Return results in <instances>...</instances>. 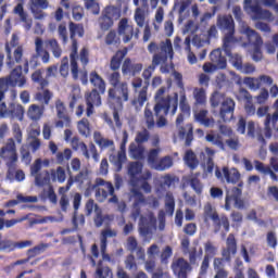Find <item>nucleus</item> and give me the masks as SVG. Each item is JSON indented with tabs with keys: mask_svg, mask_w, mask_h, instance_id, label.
<instances>
[{
	"mask_svg": "<svg viewBox=\"0 0 278 278\" xmlns=\"http://www.w3.org/2000/svg\"><path fill=\"white\" fill-rule=\"evenodd\" d=\"M147 179H151V172H146L142 174L141 178H139V185L132 186L130 190V201H132V211H131V218L134 220L139 219V231L141 236H149L153 229H155V216H153L152 212L142 213V211L147 210L148 207H159L160 202L155 198H144V194L138 190L146 191L148 194L151 192V185L147 182Z\"/></svg>",
	"mask_w": 278,
	"mask_h": 278,
	"instance_id": "nucleus-1",
	"label": "nucleus"
},
{
	"mask_svg": "<svg viewBox=\"0 0 278 278\" xmlns=\"http://www.w3.org/2000/svg\"><path fill=\"white\" fill-rule=\"evenodd\" d=\"M239 45L240 47H244L248 52L250 53L252 60L254 62L262 61V45L264 41L260 36H243V37H236V36H227L224 38V46L223 50L225 51L226 55L230 58V62L237 71H240L242 64V56L240 54H231V49Z\"/></svg>",
	"mask_w": 278,
	"mask_h": 278,
	"instance_id": "nucleus-2",
	"label": "nucleus"
},
{
	"mask_svg": "<svg viewBox=\"0 0 278 278\" xmlns=\"http://www.w3.org/2000/svg\"><path fill=\"white\" fill-rule=\"evenodd\" d=\"M166 94V87H161L155 93V102L154 112L157 116L156 127H166V114H170L175 116L177 114V106L179 105V96L177 92H174L169 96Z\"/></svg>",
	"mask_w": 278,
	"mask_h": 278,
	"instance_id": "nucleus-3",
	"label": "nucleus"
},
{
	"mask_svg": "<svg viewBox=\"0 0 278 278\" xmlns=\"http://www.w3.org/2000/svg\"><path fill=\"white\" fill-rule=\"evenodd\" d=\"M180 110L181 113L176 119L177 131L174 134V142L177 140H186V144L190 146L192 142V124L181 125L184 118H189L190 116V105L188 104V99L186 96H180Z\"/></svg>",
	"mask_w": 278,
	"mask_h": 278,
	"instance_id": "nucleus-4",
	"label": "nucleus"
},
{
	"mask_svg": "<svg viewBox=\"0 0 278 278\" xmlns=\"http://www.w3.org/2000/svg\"><path fill=\"white\" fill-rule=\"evenodd\" d=\"M148 51L153 53L152 64L157 66V64H164L167 60H173V43L170 40L166 39L157 46L155 42H151L148 46Z\"/></svg>",
	"mask_w": 278,
	"mask_h": 278,
	"instance_id": "nucleus-5",
	"label": "nucleus"
},
{
	"mask_svg": "<svg viewBox=\"0 0 278 278\" xmlns=\"http://www.w3.org/2000/svg\"><path fill=\"white\" fill-rule=\"evenodd\" d=\"M0 157L3 160L9 173H14L18 165V153L16 152V142L13 138L7 139L0 148Z\"/></svg>",
	"mask_w": 278,
	"mask_h": 278,
	"instance_id": "nucleus-6",
	"label": "nucleus"
},
{
	"mask_svg": "<svg viewBox=\"0 0 278 278\" xmlns=\"http://www.w3.org/2000/svg\"><path fill=\"white\" fill-rule=\"evenodd\" d=\"M134 5L137 7L135 10V22L138 27L143 29V36H151V26H149V22H147V13L144 10L149 8V0H134Z\"/></svg>",
	"mask_w": 278,
	"mask_h": 278,
	"instance_id": "nucleus-7",
	"label": "nucleus"
},
{
	"mask_svg": "<svg viewBox=\"0 0 278 278\" xmlns=\"http://www.w3.org/2000/svg\"><path fill=\"white\" fill-rule=\"evenodd\" d=\"M96 185L99 186L98 190L96 191V199L103 203L108 197H112L109 202L110 203H118V198L114 195V186L112 182H105V180L98 178L96 179Z\"/></svg>",
	"mask_w": 278,
	"mask_h": 278,
	"instance_id": "nucleus-8",
	"label": "nucleus"
},
{
	"mask_svg": "<svg viewBox=\"0 0 278 278\" xmlns=\"http://www.w3.org/2000/svg\"><path fill=\"white\" fill-rule=\"evenodd\" d=\"M16 45H18V37L16 36H13L11 42L5 45V51L8 53L7 66H9V68H14V64H21L23 60V46L15 48L12 56L11 47H16Z\"/></svg>",
	"mask_w": 278,
	"mask_h": 278,
	"instance_id": "nucleus-9",
	"label": "nucleus"
},
{
	"mask_svg": "<svg viewBox=\"0 0 278 278\" xmlns=\"http://www.w3.org/2000/svg\"><path fill=\"white\" fill-rule=\"evenodd\" d=\"M204 220H212L218 229L224 227L225 231H229V219L225 215L218 216L216 208L212 207V204H206L204 206Z\"/></svg>",
	"mask_w": 278,
	"mask_h": 278,
	"instance_id": "nucleus-10",
	"label": "nucleus"
},
{
	"mask_svg": "<svg viewBox=\"0 0 278 278\" xmlns=\"http://www.w3.org/2000/svg\"><path fill=\"white\" fill-rule=\"evenodd\" d=\"M90 261L92 266H97L94 278H113L112 269L108 266H103V261H99L97 263V258L99 257V248L97 244H93L91 248Z\"/></svg>",
	"mask_w": 278,
	"mask_h": 278,
	"instance_id": "nucleus-11",
	"label": "nucleus"
},
{
	"mask_svg": "<svg viewBox=\"0 0 278 278\" xmlns=\"http://www.w3.org/2000/svg\"><path fill=\"white\" fill-rule=\"evenodd\" d=\"M147 85L142 86V78H135L131 83L135 92H138L137 98L132 100V105L136 110H141L144 103H147V90L149 83L146 81Z\"/></svg>",
	"mask_w": 278,
	"mask_h": 278,
	"instance_id": "nucleus-12",
	"label": "nucleus"
},
{
	"mask_svg": "<svg viewBox=\"0 0 278 278\" xmlns=\"http://www.w3.org/2000/svg\"><path fill=\"white\" fill-rule=\"evenodd\" d=\"M109 101H115L121 108L123 101H129V86L127 83H121L119 85L109 90Z\"/></svg>",
	"mask_w": 278,
	"mask_h": 278,
	"instance_id": "nucleus-13",
	"label": "nucleus"
},
{
	"mask_svg": "<svg viewBox=\"0 0 278 278\" xmlns=\"http://www.w3.org/2000/svg\"><path fill=\"white\" fill-rule=\"evenodd\" d=\"M116 16H118V9L116 7H106L98 18L100 29L109 31L111 27H114V18Z\"/></svg>",
	"mask_w": 278,
	"mask_h": 278,
	"instance_id": "nucleus-14",
	"label": "nucleus"
},
{
	"mask_svg": "<svg viewBox=\"0 0 278 278\" xmlns=\"http://www.w3.org/2000/svg\"><path fill=\"white\" fill-rule=\"evenodd\" d=\"M240 197H242V189L235 187L231 190H228L226 193L225 210L229 212V210H231V205L237 207V210H244L245 204Z\"/></svg>",
	"mask_w": 278,
	"mask_h": 278,
	"instance_id": "nucleus-15",
	"label": "nucleus"
},
{
	"mask_svg": "<svg viewBox=\"0 0 278 278\" xmlns=\"http://www.w3.org/2000/svg\"><path fill=\"white\" fill-rule=\"evenodd\" d=\"M253 3V0H244V10L248 12V14H252V18L254 21H262L264 18H270L273 16V13L268 10H263L260 4H251Z\"/></svg>",
	"mask_w": 278,
	"mask_h": 278,
	"instance_id": "nucleus-16",
	"label": "nucleus"
},
{
	"mask_svg": "<svg viewBox=\"0 0 278 278\" xmlns=\"http://www.w3.org/2000/svg\"><path fill=\"white\" fill-rule=\"evenodd\" d=\"M217 27L226 36L236 35V22L231 15H219L217 17Z\"/></svg>",
	"mask_w": 278,
	"mask_h": 278,
	"instance_id": "nucleus-17",
	"label": "nucleus"
},
{
	"mask_svg": "<svg viewBox=\"0 0 278 278\" xmlns=\"http://www.w3.org/2000/svg\"><path fill=\"white\" fill-rule=\"evenodd\" d=\"M85 101L87 105L86 114L88 117H90L92 114H94V108H100L101 105V94H99L97 89H93L85 94Z\"/></svg>",
	"mask_w": 278,
	"mask_h": 278,
	"instance_id": "nucleus-18",
	"label": "nucleus"
},
{
	"mask_svg": "<svg viewBox=\"0 0 278 278\" xmlns=\"http://www.w3.org/2000/svg\"><path fill=\"white\" fill-rule=\"evenodd\" d=\"M236 110V102L231 98H226L219 108V117L224 123H229L233 118V112Z\"/></svg>",
	"mask_w": 278,
	"mask_h": 278,
	"instance_id": "nucleus-19",
	"label": "nucleus"
},
{
	"mask_svg": "<svg viewBox=\"0 0 278 278\" xmlns=\"http://www.w3.org/2000/svg\"><path fill=\"white\" fill-rule=\"evenodd\" d=\"M8 78L10 86L13 88H24L25 84H27V77L23 75V66L21 65L13 68Z\"/></svg>",
	"mask_w": 278,
	"mask_h": 278,
	"instance_id": "nucleus-20",
	"label": "nucleus"
},
{
	"mask_svg": "<svg viewBox=\"0 0 278 278\" xmlns=\"http://www.w3.org/2000/svg\"><path fill=\"white\" fill-rule=\"evenodd\" d=\"M117 34L118 36H138L140 30L137 28L134 30V24L127 17L119 20L117 24Z\"/></svg>",
	"mask_w": 278,
	"mask_h": 278,
	"instance_id": "nucleus-21",
	"label": "nucleus"
},
{
	"mask_svg": "<svg viewBox=\"0 0 278 278\" xmlns=\"http://www.w3.org/2000/svg\"><path fill=\"white\" fill-rule=\"evenodd\" d=\"M142 173V163L140 162H132L128 165V175L130 177V186H139L140 185V177ZM140 177V178H139Z\"/></svg>",
	"mask_w": 278,
	"mask_h": 278,
	"instance_id": "nucleus-22",
	"label": "nucleus"
},
{
	"mask_svg": "<svg viewBox=\"0 0 278 278\" xmlns=\"http://www.w3.org/2000/svg\"><path fill=\"white\" fill-rule=\"evenodd\" d=\"M172 270L178 278H188V270H190V264L184 258H178L173 262Z\"/></svg>",
	"mask_w": 278,
	"mask_h": 278,
	"instance_id": "nucleus-23",
	"label": "nucleus"
},
{
	"mask_svg": "<svg viewBox=\"0 0 278 278\" xmlns=\"http://www.w3.org/2000/svg\"><path fill=\"white\" fill-rule=\"evenodd\" d=\"M273 109L275 110L273 115L268 114L265 119V137L270 138L273 136V131L270 130V125L275 127L278 122V99L273 105Z\"/></svg>",
	"mask_w": 278,
	"mask_h": 278,
	"instance_id": "nucleus-24",
	"label": "nucleus"
},
{
	"mask_svg": "<svg viewBox=\"0 0 278 278\" xmlns=\"http://www.w3.org/2000/svg\"><path fill=\"white\" fill-rule=\"evenodd\" d=\"M72 42V53H71V71L74 79H78L79 70L77 67V40H75L74 36L70 37Z\"/></svg>",
	"mask_w": 278,
	"mask_h": 278,
	"instance_id": "nucleus-25",
	"label": "nucleus"
},
{
	"mask_svg": "<svg viewBox=\"0 0 278 278\" xmlns=\"http://www.w3.org/2000/svg\"><path fill=\"white\" fill-rule=\"evenodd\" d=\"M181 247L184 249V253H189V260L191 264L197 262V257H203V249L200 248L199 252H197V248L190 249V239L184 238L181 240Z\"/></svg>",
	"mask_w": 278,
	"mask_h": 278,
	"instance_id": "nucleus-26",
	"label": "nucleus"
},
{
	"mask_svg": "<svg viewBox=\"0 0 278 278\" xmlns=\"http://www.w3.org/2000/svg\"><path fill=\"white\" fill-rule=\"evenodd\" d=\"M93 140L102 151H105V149H109V151H115L116 149V146H114V140L103 138L99 131L93 132Z\"/></svg>",
	"mask_w": 278,
	"mask_h": 278,
	"instance_id": "nucleus-27",
	"label": "nucleus"
},
{
	"mask_svg": "<svg viewBox=\"0 0 278 278\" xmlns=\"http://www.w3.org/2000/svg\"><path fill=\"white\" fill-rule=\"evenodd\" d=\"M227 247L223 250L222 255L226 260V262H229L233 255H236L238 248L236 244V237L233 235H229L226 242Z\"/></svg>",
	"mask_w": 278,
	"mask_h": 278,
	"instance_id": "nucleus-28",
	"label": "nucleus"
},
{
	"mask_svg": "<svg viewBox=\"0 0 278 278\" xmlns=\"http://www.w3.org/2000/svg\"><path fill=\"white\" fill-rule=\"evenodd\" d=\"M214 150L210 148H205L204 152H201L200 157H203V160H206L204 163V173L206 176L212 175L214 173V161H212V157H214Z\"/></svg>",
	"mask_w": 278,
	"mask_h": 278,
	"instance_id": "nucleus-29",
	"label": "nucleus"
},
{
	"mask_svg": "<svg viewBox=\"0 0 278 278\" xmlns=\"http://www.w3.org/2000/svg\"><path fill=\"white\" fill-rule=\"evenodd\" d=\"M13 12L17 14L20 21L24 23V28L26 29V31H29V29H31V25H34V22L31 21V18L28 17L29 15H27V12H25L23 4L17 3L16 7L13 9Z\"/></svg>",
	"mask_w": 278,
	"mask_h": 278,
	"instance_id": "nucleus-30",
	"label": "nucleus"
},
{
	"mask_svg": "<svg viewBox=\"0 0 278 278\" xmlns=\"http://www.w3.org/2000/svg\"><path fill=\"white\" fill-rule=\"evenodd\" d=\"M86 212H87V216H90L92 212L96 213V218H94L96 227H101V225H103V216H101V208H99V206L94 203L93 200H89L86 203Z\"/></svg>",
	"mask_w": 278,
	"mask_h": 278,
	"instance_id": "nucleus-31",
	"label": "nucleus"
},
{
	"mask_svg": "<svg viewBox=\"0 0 278 278\" xmlns=\"http://www.w3.org/2000/svg\"><path fill=\"white\" fill-rule=\"evenodd\" d=\"M116 236V232L111 229H106L102 231L101 233V253H102V260H105L106 262H110V255L105 254V251L108 249V238H114Z\"/></svg>",
	"mask_w": 278,
	"mask_h": 278,
	"instance_id": "nucleus-32",
	"label": "nucleus"
},
{
	"mask_svg": "<svg viewBox=\"0 0 278 278\" xmlns=\"http://www.w3.org/2000/svg\"><path fill=\"white\" fill-rule=\"evenodd\" d=\"M111 164H113L114 167L117 168V170L123 169V164L127 162V154L125 150H121L117 152V154H111L109 157Z\"/></svg>",
	"mask_w": 278,
	"mask_h": 278,
	"instance_id": "nucleus-33",
	"label": "nucleus"
},
{
	"mask_svg": "<svg viewBox=\"0 0 278 278\" xmlns=\"http://www.w3.org/2000/svg\"><path fill=\"white\" fill-rule=\"evenodd\" d=\"M70 143L74 151H80L86 160H90V152H88V146H86L84 141L79 140L78 137H73Z\"/></svg>",
	"mask_w": 278,
	"mask_h": 278,
	"instance_id": "nucleus-34",
	"label": "nucleus"
},
{
	"mask_svg": "<svg viewBox=\"0 0 278 278\" xmlns=\"http://www.w3.org/2000/svg\"><path fill=\"white\" fill-rule=\"evenodd\" d=\"M241 97H243L245 104H244V110L247 112L248 116H253L255 115V104H253V97H251V93L249 91L241 89L240 90Z\"/></svg>",
	"mask_w": 278,
	"mask_h": 278,
	"instance_id": "nucleus-35",
	"label": "nucleus"
},
{
	"mask_svg": "<svg viewBox=\"0 0 278 278\" xmlns=\"http://www.w3.org/2000/svg\"><path fill=\"white\" fill-rule=\"evenodd\" d=\"M89 81L96 90H99L101 94H105V80L97 72L90 73Z\"/></svg>",
	"mask_w": 278,
	"mask_h": 278,
	"instance_id": "nucleus-36",
	"label": "nucleus"
},
{
	"mask_svg": "<svg viewBox=\"0 0 278 278\" xmlns=\"http://www.w3.org/2000/svg\"><path fill=\"white\" fill-rule=\"evenodd\" d=\"M194 121L197 123H200V125H203L204 127H214V124L216 123L214 121V117H207V111L202 110L194 114Z\"/></svg>",
	"mask_w": 278,
	"mask_h": 278,
	"instance_id": "nucleus-37",
	"label": "nucleus"
},
{
	"mask_svg": "<svg viewBox=\"0 0 278 278\" xmlns=\"http://www.w3.org/2000/svg\"><path fill=\"white\" fill-rule=\"evenodd\" d=\"M210 58L217 68H227V59L223 56L220 49L213 50L210 54Z\"/></svg>",
	"mask_w": 278,
	"mask_h": 278,
	"instance_id": "nucleus-38",
	"label": "nucleus"
},
{
	"mask_svg": "<svg viewBox=\"0 0 278 278\" xmlns=\"http://www.w3.org/2000/svg\"><path fill=\"white\" fill-rule=\"evenodd\" d=\"M45 114V105L31 104L27 110V117L30 121H40Z\"/></svg>",
	"mask_w": 278,
	"mask_h": 278,
	"instance_id": "nucleus-39",
	"label": "nucleus"
},
{
	"mask_svg": "<svg viewBox=\"0 0 278 278\" xmlns=\"http://www.w3.org/2000/svg\"><path fill=\"white\" fill-rule=\"evenodd\" d=\"M223 175L227 184H238V181H240V172H238V169L236 168L229 169L227 167H224Z\"/></svg>",
	"mask_w": 278,
	"mask_h": 278,
	"instance_id": "nucleus-40",
	"label": "nucleus"
},
{
	"mask_svg": "<svg viewBox=\"0 0 278 278\" xmlns=\"http://www.w3.org/2000/svg\"><path fill=\"white\" fill-rule=\"evenodd\" d=\"M51 174L49 170H43L35 176V185L38 186V188H42L45 186H51Z\"/></svg>",
	"mask_w": 278,
	"mask_h": 278,
	"instance_id": "nucleus-41",
	"label": "nucleus"
},
{
	"mask_svg": "<svg viewBox=\"0 0 278 278\" xmlns=\"http://www.w3.org/2000/svg\"><path fill=\"white\" fill-rule=\"evenodd\" d=\"M25 114V109L23 105L18 103H11L9 105V116L11 118H18V121H23V115Z\"/></svg>",
	"mask_w": 278,
	"mask_h": 278,
	"instance_id": "nucleus-42",
	"label": "nucleus"
},
{
	"mask_svg": "<svg viewBox=\"0 0 278 278\" xmlns=\"http://www.w3.org/2000/svg\"><path fill=\"white\" fill-rule=\"evenodd\" d=\"M129 155L134 160H144V147L138 143H130L129 146Z\"/></svg>",
	"mask_w": 278,
	"mask_h": 278,
	"instance_id": "nucleus-43",
	"label": "nucleus"
},
{
	"mask_svg": "<svg viewBox=\"0 0 278 278\" xmlns=\"http://www.w3.org/2000/svg\"><path fill=\"white\" fill-rule=\"evenodd\" d=\"M35 47H36V53L41 58V61L43 62V64H49L50 55H49V52L42 49L43 47L42 39L36 38Z\"/></svg>",
	"mask_w": 278,
	"mask_h": 278,
	"instance_id": "nucleus-44",
	"label": "nucleus"
},
{
	"mask_svg": "<svg viewBox=\"0 0 278 278\" xmlns=\"http://www.w3.org/2000/svg\"><path fill=\"white\" fill-rule=\"evenodd\" d=\"M127 55V49L119 50L111 60V70L118 71L121 68V62H123V58Z\"/></svg>",
	"mask_w": 278,
	"mask_h": 278,
	"instance_id": "nucleus-45",
	"label": "nucleus"
},
{
	"mask_svg": "<svg viewBox=\"0 0 278 278\" xmlns=\"http://www.w3.org/2000/svg\"><path fill=\"white\" fill-rule=\"evenodd\" d=\"M51 99H53V93L49 89H43L35 94V101H39L43 105H49Z\"/></svg>",
	"mask_w": 278,
	"mask_h": 278,
	"instance_id": "nucleus-46",
	"label": "nucleus"
},
{
	"mask_svg": "<svg viewBox=\"0 0 278 278\" xmlns=\"http://www.w3.org/2000/svg\"><path fill=\"white\" fill-rule=\"evenodd\" d=\"M50 177L52 181H59V184H64L66 181V170L63 167H58L55 169H51Z\"/></svg>",
	"mask_w": 278,
	"mask_h": 278,
	"instance_id": "nucleus-47",
	"label": "nucleus"
},
{
	"mask_svg": "<svg viewBox=\"0 0 278 278\" xmlns=\"http://www.w3.org/2000/svg\"><path fill=\"white\" fill-rule=\"evenodd\" d=\"M184 160L187 166H189V168H191L192 170H194V168L199 166V160H197V155L191 150H188L185 153Z\"/></svg>",
	"mask_w": 278,
	"mask_h": 278,
	"instance_id": "nucleus-48",
	"label": "nucleus"
},
{
	"mask_svg": "<svg viewBox=\"0 0 278 278\" xmlns=\"http://www.w3.org/2000/svg\"><path fill=\"white\" fill-rule=\"evenodd\" d=\"M77 129L80 136H84L85 138H89L91 131H90V122L87 118H83L77 124Z\"/></svg>",
	"mask_w": 278,
	"mask_h": 278,
	"instance_id": "nucleus-49",
	"label": "nucleus"
},
{
	"mask_svg": "<svg viewBox=\"0 0 278 278\" xmlns=\"http://www.w3.org/2000/svg\"><path fill=\"white\" fill-rule=\"evenodd\" d=\"M173 166V157L165 156L156 162V165H154V170H168Z\"/></svg>",
	"mask_w": 278,
	"mask_h": 278,
	"instance_id": "nucleus-50",
	"label": "nucleus"
},
{
	"mask_svg": "<svg viewBox=\"0 0 278 278\" xmlns=\"http://www.w3.org/2000/svg\"><path fill=\"white\" fill-rule=\"evenodd\" d=\"M174 182H175V178H173V176L170 175H165L161 177V186L156 190L159 197H162V191L166 190V188H170V186H173Z\"/></svg>",
	"mask_w": 278,
	"mask_h": 278,
	"instance_id": "nucleus-51",
	"label": "nucleus"
},
{
	"mask_svg": "<svg viewBox=\"0 0 278 278\" xmlns=\"http://www.w3.org/2000/svg\"><path fill=\"white\" fill-rule=\"evenodd\" d=\"M160 153H162V149H160V148L151 149L148 152V164H149L150 168H154L155 165L157 164V157H159Z\"/></svg>",
	"mask_w": 278,
	"mask_h": 278,
	"instance_id": "nucleus-52",
	"label": "nucleus"
},
{
	"mask_svg": "<svg viewBox=\"0 0 278 278\" xmlns=\"http://www.w3.org/2000/svg\"><path fill=\"white\" fill-rule=\"evenodd\" d=\"M206 142L213 143L218 149L225 150V143L223 142V137L220 135L208 134L205 136Z\"/></svg>",
	"mask_w": 278,
	"mask_h": 278,
	"instance_id": "nucleus-53",
	"label": "nucleus"
},
{
	"mask_svg": "<svg viewBox=\"0 0 278 278\" xmlns=\"http://www.w3.org/2000/svg\"><path fill=\"white\" fill-rule=\"evenodd\" d=\"M225 99H227V98H225V93L219 92V91L213 92L210 98L211 108H218V105L223 104Z\"/></svg>",
	"mask_w": 278,
	"mask_h": 278,
	"instance_id": "nucleus-54",
	"label": "nucleus"
},
{
	"mask_svg": "<svg viewBox=\"0 0 278 278\" xmlns=\"http://www.w3.org/2000/svg\"><path fill=\"white\" fill-rule=\"evenodd\" d=\"M204 257H207L208 260H212V257H215V255H218V248L212 243V241H207L204 243Z\"/></svg>",
	"mask_w": 278,
	"mask_h": 278,
	"instance_id": "nucleus-55",
	"label": "nucleus"
},
{
	"mask_svg": "<svg viewBox=\"0 0 278 278\" xmlns=\"http://www.w3.org/2000/svg\"><path fill=\"white\" fill-rule=\"evenodd\" d=\"M42 73H45V71L37 70L36 72L33 73L31 79L36 84H39V86H41V88H47V86H49V81L47 79L42 78Z\"/></svg>",
	"mask_w": 278,
	"mask_h": 278,
	"instance_id": "nucleus-56",
	"label": "nucleus"
},
{
	"mask_svg": "<svg viewBox=\"0 0 278 278\" xmlns=\"http://www.w3.org/2000/svg\"><path fill=\"white\" fill-rule=\"evenodd\" d=\"M189 186L197 192V194H201L203 192V184H201V180L197 178V176H189L188 178Z\"/></svg>",
	"mask_w": 278,
	"mask_h": 278,
	"instance_id": "nucleus-57",
	"label": "nucleus"
},
{
	"mask_svg": "<svg viewBox=\"0 0 278 278\" xmlns=\"http://www.w3.org/2000/svg\"><path fill=\"white\" fill-rule=\"evenodd\" d=\"M165 208H166V213L169 216H173L174 212H175V198H173V193H166L165 197Z\"/></svg>",
	"mask_w": 278,
	"mask_h": 278,
	"instance_id": "nucleus-58",
	"label": "nucleus"
},
{
	"mask_svg": "<svg viewBox=\"0 0 278 278\" xmlns=\"http://www.w3.org/2000/svg\"><path fill=\"white\" fill-rule=\"evenodd\" d=\"M243 84H245V86H248V88H250V90H260V88L262 87L260 77L258 78L247 77V78H244Z\"/></svg>",
	"mask_w": 278,
	"mask_h": 278,
	"instance_id": "nucleus-59",
	"label": "nucleus"
},
{
	"mask_svg": "<svg viewBox=\"0 0 278 278\" xmlns=\"http://www.w3.org/2000/svg\"><path fill=\"white\" fill-rule=\"evenodd\" d=\"M199 31V24L194 23V21L189 20L182 29V34H190L194 36Z\"/></svg>",
	"mask_w": 278,
	"mask_h": 278,
	"instance_id": "nucleus-60",
	"label": "nucleus"
},
{
	"mask_svg": "<svg viewBox=\"0 0 278 278\" xmlns=\"http://www.w3.org/2000/svg\"><path fill=\"white\" fill-rule=\"evenodd\" d=\"M48 48L52 51V55H54V58H62V48H60V45L55 39L48 41Z\"/></svg>",
	"mask_w": 278,
	"mask_h": 278,
	"instance_id": "nucleus-61",
	"label": "nucleus"
},
{
	"mask_svg": "<svg viewBox=\"0 0 278 278\" xmlns=\"http://www.w3.org/2000/svg\"><path fill=\"white\" fill-rule=\"evenodd\" d=\"M33 242L29 240L26 241H18V242H14L12 240H9V245H11L9 248V252L11 251H15V249H27V247H31Z\"/></svg>",
	"mask_w": 278,
	"mask_h": 278,
	"instance_id": "nucleus-62",
	"label": "nucleus"
},
{
	"mask_svg": "<svg viewBox=\"0 0 278 278\" xmlns=\"http://www.w3.org/2000/svg\"><path fill=\"white\" fill-rule=\"evenodd\" d=\"M84 24L70 23V36H84Z\"/></svg>",
	"mask_w": 278,
	"mask_h": 278,
	"instance_id": "nucleus-63",
	"label": "nucleus"
},
{
	"mask_svg": "<svg viewBox=\"0 0 278 278\" xmlns=\"http://www.w3.org/2000/svg\"><path fill=\"white\" fill-rule=\"evenodd\" d=\"M192 45H193V47H197V49H201V47H205V45H210V37L194 36L192 38Z\"/></svg>",
	"mask_w": 278,
	"mask_h": 278,
	"instance_id": "nucleus-64",
	"label": "nucleus"
}]
</instances>
